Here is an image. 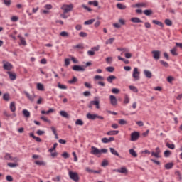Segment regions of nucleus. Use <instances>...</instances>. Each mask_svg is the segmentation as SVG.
<instances>
[{
    "label": "nucleus",
    "instance_id": "f257e3e1",
    "mask_svg": "<svg viewBox=\"0 0 182 182\" xmlns=\"http://www.w3.org/2000/svg\"><path fill=\"white\" fill-rule=\"evenodd\" d=\"M68 176L71 180L75 182H77L80 180L79 174L77 172H73L72 171H69Z\"/></svg>",
    "mask_w": 182,
    "mask_h": 182
},
{
    "label": "nucleus",
    "instance_id": "f03ea898",
    "mask_svg": "<svg viewBox=\"0 0 182 182\" xmlns=\"http://www.w3.org/2000/svg\"><path fill=\"white\" fill-rule=\"evenodd\" d=\"M87 119H88L89 120H96V119H100V120H104L105 117L102 116H99L96 114L87 113Z\"/></svg>",
    "mask_w": 182,
    "mask_h": 182
},
{
    "label": "nucleus",
    "instance_id": "7ed1b4c3",
    "mask_svg": "<svg viewBox=\"0 0 182 182\" xmlns=\"http://www.w3.org/2000/svg\"><path fill=\"white\" fill-rule=\"evenodd\" d=\"M61 9L64 11V14H68V12H70L73 9V4H63Z\"/></svg>",
    "mask_w": 182,
    "mask_h": 182
},
{
    "label": "nucleus",
    "instance_id": "20e7f679",
    "mask_svg": "<svg viewBox=\"0 0 182 182\" xmlns=\"http://www.w3.org/2000/svg\"><path fill=\"white\" fill-rule=\"evenodd\" d=\"M14 66L9 62L3 60V69L4 70H12Z\"/></svg>",
    "mask_w": 182,
    "mask_h": 182
},
{
    "label": "nucleus",
    "instance_id": "39448f33",
    "mask_svg": "<svg viewBox=\"0 0 182 182\" xmlns=\"http://www.w3.org/2000/svg\"><path fill=\"white\" fill-rule=\"evenodd\" d=\"M132 77L134 80H140V72H139V69L137 68H134Z\"/></svg>",
    "mask_w": 182,
    "mask_h": 182
},
{
    "label": "nucleus",
    "instance_id": "423d86ee",
    "mask_svg": "<svg viewBox=\"0 0 182 182\" xmlns=\"http://www.w3.org/2000/svg\"><path fill=\"white\" fill-rule=\"evenodd\" d=\"M91 154H93V156H97V157H100V149L96 148V146H92L91 147Z\"/></svg>",
    "mask_w": 182,
    "mask_h": 182
},
{
    "label": "nucleus",
    "instance_id": "0eeeda50",
    "mask_svg": "<svg viewBox=\"0 0 182 182\" xmlns=\"http://www.w3.org/2000/svg\"><path fill=\"white\" fill-rule=\"evenodd\" d=\"M139 137H140V133L138 132H134L131 134V141H136L139 140Z\"/></svg>",
    "mask_w": 182,
    "mask_h": 182
},
{
    "label": "nucleus",
    "instance_id": "6e6552de",
    "mask_svg": "<svg viewBox=\"0 0 182 182\" xmlns=\"http://www.w3.org/2000/svg\"><path fill=\"white\" fill-rule=\"evenodd\" d=\"M72 69L75 72H85L86 70L85 68L77 65L73 66Z\"/></svg>",
    "mask_w": 182,
    "mask_h": 182
},
{
    "label": "nucleus",
    "instance_id": "1a4fd4ad",
    "mask_svg": "<svg viewBox=\"0 0 182 182\" xmlns=\"http://www.w3.org/2000/svg\"><path fill=\"white\" fill-rule=\"evenodd\" d=\"M151 53L155 60H159V59H160V55L161 54V52H160V50H153Z\"/></svg>",
    "mask_w": 182,
    "mask_h": 182
},
{
    "label": "nucleus",
    "instance_id": "9d476101",
    "mask_svg": "<svg viewBox=\"0 0 182 182\" xmlns=\"http://www.w3.org/2000/svg\"><path fill=\"white\" fill-rule=\"evenodd\" d=\"M109 100H110V103L112 106L117 105V99L116 98V97L114 95H110Z\"/></svg>",
    "mask_w": 182,
    "mask_h": 182
},
{
    "label": "nucleus",
    "instance_id": "9b49d317",
    "mask_svg": "<svg viewBox=\"0 0 182 182\" xmlns=\"http://www.w3.org/2000/svg\"><path fill=\"white\" fill-rule=\"evenodd\" d=\"M147 6H148L147 3H144V2L137 3L135 5L132 6L133 8H147Z\"/></svg>",
    "mask_w": 182,
    "mask_h": 182
},
{
    "label": "nucleus",
    "instance_id": "f8f14e48",
    "mask_svg": "<svg viewBox=\"0 0 182 182\" xmlns=\"http://www.w3.org/2000/svg\"><path fill=\"white\" fill-rule=\"evenodd\" d=\"M10 80H16V73H12L11 71L7 72Z\"/></svg>",
    "mask_w": 182,
    "mask_h": 182
},
{
    "label": "nucleus",
    "instance_id": "ddd939ff",
    "mask_svg": "<svg viewBox=\"0 0 182 182\" xmlns=\"http://www.w3.org/2000/svg\"><path fill=\"white\" fill-rule=\"evenodd\" d=\"M102 143H110L112 141H114V137L111 136L109 139L105 137L102 139Z\"/></svg>",
    "mask_w": 182,
    "mask_h": 182
},
{
    "label": "nucleus",
    "instance_id": "4468645a",
    "mask_svg": "<svg viewBox=\"0 0 182 182\" xmlns=\"http://www.w3.org/2000/svg\"><path fill=\"white\" fill-rule=\"evenodd\" d=\"M131 22H133V23H143V21H141L140 18L137 17L132 18Z\"/></svg>",
    "mask_w": 182,
    "mask_h": 182
},
{
    "label": "nucleus",
    "instance_id": "2eb2a0df",
    "mask_svg": "<svg viewBox=\"0 0 182 182\" xmlns=\"http://www.w3.org/2000/svg\"><path fill=\"white\" fill-rule=\"evenodd\" d=\"M144 74L148 79H151V77H153V74L149 70H144Z\"/></svg>",
    "mask_w": 182,
    "mask_h": 182
},
{
    "label": "nucleus",
    "instance_id": "dca6fc26",
    "mask_svg": "<svg viewBox=\"0 0 182 182\" xmlns=\"http://www.w3.org/2000/svg\"><path fill=\"white\" fill-rule=\"evenodd\" d=\"M91 105L96 107V109H100V102L99 100L91 101Z\"/></svg>",
    "mask_w": 182,
    "mask_h": 182
},
{
    "label": "nucleus",
    "instance_id": "f3484780",
    "mask_svg": "<svg viewBox=\"0 0 182 182\" xmlns=\"http://www.w3.org/2000/svg\"><path fill=\"white\" fill-rule=\"evenodd\" d=\"M107 136H116V134H119V131L118 130H112V131H109L107 132Z\"/></svg>",
    "mask_w": 182,
    "mask_h": 182
},
{
    "label": "nucleus",
    "instance_id": "a211bd4d",
    "mask_svg": "<svg viewBox=\"0 0 182 182\" xmlns=\"http://www.w3.org/2000/svg\"><path fill=\"white\" fill-rule=\"evenodd\" d=\"M24 94L26 95V97H28V99L31 100V102H33L35 99V95H30L29 93L26 91L24 92Z\"/></svg>",
    "mask_w": 182,
    "mask_h": 182
},
{
    "label": "nucleus",
    "instance_id": "6ab92c4d",
    "mask_svg": "<svg viewBox=\"0 0 182 182\" xmlns=\"http://www.w3.org/2000/svg\"><path fill=\"white\" fill-rule=\"evenodd\" d=\"M109 150L112 154H114V156H117V157H119V159L121 158L120 154H118L117 151H116L114 148H109Z\"/></svg>",
    "mask_w": 182,
    "mask_h": 182
},
{
    "label": "nucleus",
    "instance_id": "aec40b11",
    "mask_svg": "<svg viewBox=\"0 0 182 182\" xmlns=\"http://www.w3.org/2000/svg\"><path fill=\"white\" fill-rule=\"evenodd\" d=\"M117 8H118V9H121L122 11L126 9V8H127V6L122 3H118L117 4Z\"/></svg>",
    "mask_w": 182,
    "mask_h": 182
},
{
    "label": "nucleus",
    "instance_id": "412c9836",
    "mask_svg": "<svg viewBox=\"0 0 182 182\" xmlns=\"http://www.w3.org/2000/svg\"><path fill=\"white\" fill-rule=\"evenodd\" d=\"M116 80V76L114 75H109V77H107V81L109 82V83H113V81Z\"/></svg>",
    "mask_w": 182,
    "mask_h": 182
},
{
    "label": "nucleus",
    "instance_id": "4be33fe9",
    "mask_svg": "<svg viewBox=\"0 0 182 182\" xmlns=\"http://www.w3.org/2000/svg\"><path fill=\"white\" fill-rule=\"evenodd\" d=\"M10 110L11 112H12L13 113H14V112H16V107L15 106V102H12L10 104Z\"/></svg>",
    "mask_w": 182,
    "mask_h": 182
},
{
    "label": "nucleus",
    "instance_id": "5701e85b",
    "mask_svg": "<svg viewBox=\"0 0 182 182\" xmlns=\"http://www.w3.org/2000/svg\"><path fill=\"white\" fill-rule=\"evenodd\" d=\"M22 113L24 117H27V119H29V117H31V112H29V111H28L27 109H23Z\"/></svg>",
    "mask_w": 182,
    "mask_h": 182
},
{
    "label": "nucleus",
    "instance_id": "b1692460",
    "mask_svg": "<svg viewBox=\"0 0 182 182\" xmlns=\"http://www.w3.org/2000/svg\"><path fill=\"white\" fill-rule=\"evenodd\" d=\"M152 23H154V25H158V26H161V28H164V24H163L162 22L159 21L157 20H153Z\"/></svg>",
    "mask_w": 182,
    "mask_h": 182
},
{
    "label": "nucleus",
    "instance_id": "393cba45",
    "mask_svg": "<svg viewBox=\"0 0 182 182\" xmlns=\"http://www.w3.org/2000/svg\"><path fill=\"white\" fill-rule=\"evenodd\" d=\"M60 116H62V117H65V119H69V114H68L66 111H60Z\"/></svg>",
    "mask_w": 182,
    "mask_h": 182
},
{
    "label": "nucleus",
    "instance_id": "a878e982",
    "mask_svg": "<svg viewBox=\"0 0 182 182\" xmlns=\"http://www.w3.org/2000/svg\"><path fill=\"white\" fill-rule=\"evenodd\" d=\"M173 166H174V164H173V162H171L165 164L164 167L166 170H170L173 168Z\"/></svg>",
    "mask_w": 182,
    "mask_h": 182
},
{
    "label": "nucleus",
    "instance_id": "bb28decb",
    "mask_svg": "<svg viewBox=\"0 0 182 182\" xmlns=\"http://www.w3.org/2000/svg\"><path fill=\"white\" fill-rule=\"evenodd\" d=\"M144 14L146 16H150V15L153 14V11L151 9H146L144 11Z\"/></svg>",
    "mask_w": 182,
    "mask_h": 182
},
{
    "label": "nucleus",
    "instance_id": "cd10ccee",
    "mask_svg": "<svg viewBox=\"0 0 182 182\" xmlns=\"http://www.w3.org/2000/svg\"><path fill=\"white\" fill-rule=\"evenodd\" d=\"M129 154H131V156H132V157H137V153L136 152V151H134V149H129Z\"/></svg>",
    "mask_w": 182,
    "mask_h": 182
},
{
    "label": "nucleus",
    "instance_id": "c85d7f7f",
    "mask_svg": "<svg viewBox=\"0 0 182 182\" xmlns=\"http://www.w3.org/2000/svg\"><path fill=\"white\" fill-rule=\"evenodd\" d=\"M166 146L168 147V149H171V150H174V149H176V145H174V144H170L167 142Z\"/></svg>",
    "mask_w": 182,
    "mask_h": 182
},
{
    "label": "nucleus",
    "instance_id": "c756f323",
    "mask_svg": "<svg viewBox=\"0 0 182 182\" xmlns=\"http://www.w3.org/2000/svg\"><path fill=\"white\" fill-rule=\"evenodd\" d=\"M171 53L173 56H178V53H177V47H174L171 50Z\"/></svg>",
    "mask_w": 182,
    "mask_h": 182
},
{
    "label": "nucleus",
    "instance_id": "7c9ffc66",
    "mask_svg": "<svg viewBox=\"0 0 182 182\" xmlns=\"http://www.w3.org/2000/svg\"><path fill=\"white\" fill-rule=\"evenodd\" d=\"M76 82H77V78L75 76L73 77L72 80H68V83L70 85H75V83H76Z\"/></svg>",
    "mask_w": 182,
    "mask_h": 182
},
{
    "label": "nucleus",
    "instance_id": "2f4dec72",
    "mask_svg": "<svg viewBox=\"0 0 182 182\" xmlns=\"http://www.w3.org/2000/svg\"><path fill=\"white\" fill-rule=\"evenodd\" d=\"M119 171L122 174H127L128 173L127 168H126V167H122L120 169H119Z\"/></svg>",
    "mask_w": 182,
    "mask_h": 182
},
{
    "label": "nucleus",
    "instance_id": "473e14b6",
    "mask_svg": "<svg viewBox=\"0 0 182 182\" xmlns=\"http://www.w3.org/2000/svg\"><path fill=\"white\" fill-rule=\"evenodd\" d=\"M18 38H20L21 45H23V46H26V41H25V38L21 36H18Z\"/></svg>",
    "mask_w": 182,
    "mask_h": 182
},
{
    "label": "nucleus",
    "instance_id": "72a5a7b5",
    "mask_svg": "<svg viewBox=\"0 0 182 182\" xmlns=\"http://www.w3.org/2000/svg\"><path fill=\"white\" fill-rule=\"evenodd\" d=\"M37 89H38V90L43 91V90H45V87L43 86V84L38 83Z\"/></svg>",
    "mask_w": 182,
    "mask_h": 182
},
{
    "label": "nucleus",
    "instance_id": "f704fd0d",
    "mask_svg": "<svg viewBox=\"0 0 182 182\" xmlns=\"http://www.w3.org/2000/svg\"><path fill=\"white\" fill-rule=\"evenodd\" d=\"M35 164L37 166H46V163H45L43 161H36Z\"/></svg>",
    "mask_w": 182,
    "mask_h": 182
},
{
    "label": "nucleus",
    "instance_id": "c9c22d12",
    "mask_svg": "<svg viewBox=\"0 0 182 182\" xmlns=\"http://www.w3.org/2000/svg\"><path fill=\"white\" fill-rule=\"evenodd\" d=\"M88 5H93L94 6H99V2L97 1H88Z\"/></svg>",
    "mask_w": 182,
    "mask_h": 182
},
{
    "label": "nucleus",
    "instance_id": "e433bc0d",
    "mask_svg": "<svg viewBox=\"0 0 182 182\" xmlns=\"http://www.w3.org/2000/svg\"><path fill=\"white\" fill-rule=\"evenodd\" d=\"M4 159H5V160H10V161H11V159H12V156H11V154H9V153H6V154H5V156H4Z\"/></svg>",
    "mask_w": 182,
    "mask_h": 182
},
{
    "label": "nucleus",
    "instance_id": "4c0bfd02",
    "mask_svg": "<svg viewBox=\"0 0 182 182\" xmlns=\"http://www.w3.org/2000/svg\"><path fill=\"white\" fill-rule=\"evenodd\" d=\"M60 36H63V38H69V33L66 31H62L60 33Z\"/></svg>",
    "mask_w": 182,
    "mask_h": 182
},
{
    "label": "nucleus",
    "instance_id": "58836bf2",
    "mask_svg": "<svg viewBox=\"0 0 182 182\" xmlns=\"http://www.w3.org/2000/svg\"><path fill=\"white\" fill-rule=\"evenodd\" d=\"M56 147H58V143H55L53 144V146L48 150L49 153H53V151H55V150H56Z\"/></svg>",
    "mask_w": 182,
    "mask_h": 182
},
{
    "label": "nucleus",
    "instance_id": "ea45409f",
    "mask_svg": "<svg viewBox=\"0 0 182 182\" xmlns=\"http://www.w3.org/2000/svg\"><path fill=\"white\" fill-rule=\"evenodd\" d=\"M95 18L87 20V21H85L84 25H92V23H93V22H95Z\"/></svg>",
    "mask_w": 182,
    "mask_h": 182
},
{
    "label": "nucleus",
    "instance_id": "a19ab883",
    "mask_svg": "<svg viewBox=\"0 0 182 182\" xmlns=\"http://www.w3.org/2000/svg\"><path fill=\"white\" fill-rule=\"evenodd\" d=\"M164 157H170V156H171V151L170 150L165 151L164 153Z\"/></svg>",
    "mask_w": 182,
    "mask_h": 182
},
{
    "label": "nucleus",
    "instance_id": "79ce46f5",
    "mask_svg": "<svg viewBox=\"0 0 182 182\" xmlns=\"http://www.w3.org/2000/svg\"><path fill=\"white\" fill-rule=\"evenodd\" d=\"M129 87L130 90H132V92H134V93H137V92H139V90L135 86L130 85Z\"/></svg>",
    "mask_w": 182,
    "mask_h": 182
},
{
    "label": "nucleus",
    "instance_id": "37998d69",
    "mask_svg": "<svg viewBox=\"0 0 182 182\" xmlns=\"http://www.w3.org/2000/svg\"><path fill=\"white\" fill-rule=\"evenodd\" d=\"M101 166L102 167H107V166H109V161L104 159L101 164Z\"/></svg>",
    "mask_w": 182,
    "mask_h": 182
},
{
    "label": "nucleus",
    "instance_id": "c03bdc74",
    "mask_svg": "<svg viewBox=\"0 0 182 182\" xmlns=\"http://www.w3.org/2000/svg\"><path fill=\"white\" fill-rule=\"evenodd\" d=\"M75 124L77 126H83L84 122L82 121V119H77L75 122Z\"/></svg>",
    "mask_w": 182,
    "mask_h": 182
},
{
    "label": "nucleus",
    "instance_id": "a18cd8bd",
    "mask_svg": "<svg viewBox=\"0 0 182 182\" xmlns=\"http://www.w3.org/2000/svg\"><path fill=\"white\" fill-rule=\"evenodd\" d=\"M58 87H59V89H63V90L68 89V87L66 85H62L60 84V82L58 83Z\"/></svg>",
    "mask_w": 182,
    "mask_h": 182
},
{
    "label": "nucleus",
    "instance_id": "49530a36",
    "mask_svg": "<svg viewBox=\"0 0 182 182\" xmlns=\"http://www.w3.org/2000/svg\"><path fill=\"white\" fill-rule=\"evenodd\" d=\"M161 65H163V66H164V68H168L169 65L168 63L164 61V60H160L159 61Z\"/></svg>",
    "mask_w": 182,
    "mask_h": 182
},
{
    "label": "nucleus",
    "instance_id": "de8ad7c7",
    "mask_svg": "<svg viewBox=\"0 0 182 182\" xmlns=\"http://www.w3.org/2000/svg\"><path fill=\"white\" fill-rule=\"evenodd\" d=\"M112 92L114 93V95H119V93H120V90L117 88H112Z\"/></svg>",
    "mask_w": 182,
    "mask_h": 182
},
{
    "label": "nucleus",
    "instance_id": "09e8293b",
    "mask_svg": "<svg viewBox=\"0 0 182 182\" xmlns=\"http://www.w3.org/2000/svg\"><path fill=\"white\" fill-rule=\"evenodd\" d=\"M61 156L63 159H69L70 157V155L68 152H63Z\"/></svg>",
    "mask_w": 182,
    "mask_h": 182
},
{
    "label": "nucleus",
    "instance_id": "8fccbe9b",
    "mask_svg": "<svg viewBox=\"0 0 182 182\" xmlns=\"http://www.w3.org/2000/svg\"><path fill=\"white\" fill-rule=\"evenodd\" d=\"M164 22L167 26H171V25H173V22L170 19H166Z\"/></svg>",
    "mask_w": 182,
    "mask_h": 182
},
{
    "label": "nucleus",
    "instance_id": "3c124183",
    "mask_svg": "<svg viewBox=\"0 0 182 182\" xmlns=\"http://www.w3.org/2000/svg\"><path fill=\"white\" fill-rule=\"evenodd\" d=\"M4 4L6 5V6H11L12 1L11 0H4Z\"/></svg>",
    "mask_w": 182,
    "mask_h": 182
},
{
    "label": "nucleus",
    "instance_id": "603ef678",
    "mask_svg": "<svg viewBox=\"0 0 182 182\" xmlns=\"http://www.w3.org/2000/svg\"><path fill=\"white\" fill-rule=\"evenodd\" d=\"M114 41V38H112L107 40L105 43H106V45H109H109H112V43H113Z\"/></svg>",
    "mask_w": 182,
    "mask_h": 182
},
{
    "label": "nucleus",
    "instance_id": "864d4df0",
    "mask_svg": "<svg viewBox=\"0 0 182 182\" xmlns=\"http://www.w3.org/2000/svg\"><path fill=\"white\" fill-rule=\"evenodd\" d=\"M151 156L154 157H156V159H160V154L157 153V152H151Z\"/></svg>",
    "mask_w": 182,
    "mask_h": 182
},
{
    "label": "nucleus",
    "instance_id": "5fc2aeb1",
    "mask_svg": "<svg viewBox=\"0 0 182 182\" xmlns=\"http://www.w3.org/2000/svg\"><path fill=\"white\" fill-rule=\"evenodd\" d=\"M106 71L113 73V72H114V67H107Z\"/></svg>",
    "mask_w": 182,
    "mask_h": 182
},
{
    "label": "nucleus",
    "instance_id": "6e6d98bb",
    "mask_svg": "<svg viewBox=\"0 0 182 182\" xmlns=\"http://www.w3.org/2000/svg\"><path fill=\"white\" fill-rule=\"evenodd\" d=\"M100 49V46H97L95 47H92L91 48V50H93L94 52H97V51H99Z\"/></svg>",
    "mask_w": 182,
    "mask_h": 182
},
{
    "label": "nucleus",
    "instance_id": "4d7b16f0",
    "mask_svg": "<svg viewBox=\"0 0 182 182\" xmlns=\"http://www.w3.org/2000/svg\"><path fill=\"white\" fill-rule=\"evenodd\" d=\"M79 36H80V38H86V36H87V33H86L85 32L81 31L79 33Z\"/></svg>",
    "mask_w": 182,
    "mask_h": 182
},
{
    "label": "nucleus",
    "instance_id": "13d9d810",
    "mask_svg": "<svg viewBox=\"0 0 182 182\" xmlns=\"http://www.w3.org/2000/svg\"><path fill=\"white\" fill-rule=\"evenodd\" d=\"M95 80H105V77H103L100 75H95Z\"/></svg>",
    "mask_w": 182,
    "mask_h": 182
},
{
    "label": "nucleus",
    "instance_id": "bf43d9fd",
    "mask_svg": "<svg viewBox=\"0 0 182 182\" xmlns=\"http://www.w3.org/2000/svg\"><path fill=\"white\" fill-rule=\"evenodd\" d=\"M82 8H84V9H85L86 11H87L88 12H92V9L87 7L86 5L82 4Z\"/></svg>",
    "mask_w": 182,
    "mask_h": 182
},
{
    "label": "nucleus",
    "instance_id": "052dcab7",
    "mask_svg": "<svg viewBox=\"0 0 182 182\" xmlns=\"http://www.w3.org/2000/svg\"><path fill=\"white\" fill-rule=\"evenodd\" d=\"M130 102V99L129 98V96L127 95L124 97V103L127 104Z\"/></svg>",
    "mask_w": 182,
    "mask_h": 182
},
{
    "label": "nucleus",
    "instance_id": "680f3d73",
    "mask_svg": "<svg viewBox=\"0 0 182 182\" xmlns=\"http://www.w3.org/2000/svg\"><path fill=\"white\" fill-rule=\"evenodd\" d=\"M11 21L12 22H18V21H19V18L16 16H14L11 17Z\"/></svg>",
    "mask_w": 182,
    "mask_h": 182
},
{
    "label": "nucleus",
    "instance_id": "e2e57ef3",
    "mask_svg": "<svg viewBox=\"0 0 182 182\" xmlns=\"http://www.w3.org/2000/svg\"><path fill=\"white\" fill-rule=\"evenodd\" d=\"M52 180L53 181H55V182H60V176H58L55 178H53Z\"/></svg>",
    "mask_w": 182,
    "mask_h": 182
},
{
    "label": "nucleus",
    "instance_id": "0e129e2a",
    "mask_svg": "<svg viewBox=\"0 0 182 182\" xmlns=\"http://www.w3.org/2000/svg\"><path fill=\"white\" fill-rule=\"evenodd\" d=\"M3 99L8 102V100H9V94H4L3 95Z\"/></svg>",
    "mask_w": 182,
    "mask_h": 182
},
{
    "label": "nucleus",
    "instance_id": "69168bd1",
    "mask_svg": "<svg viewBox=\"0 0 182 182\" xmlns=\"http://www.w3.org/2000/svg\"><path fill=\"white\" fill-rule=\"evenodd\" d=\"M119 124H122V125L127 124V121H126L124 119H119Z\"/></svg>",
    "mask_w": 182,
    "mask_h": 182
},
{
    "label": "nucleus",
    "instance_id": "338daca9",
    "mask_svg": "<svg viewBox=\"0 0 182 182\" xmlns=\"http://www.w3.org/2000/svg\"><path fill=\"white\" fill-rule=\"evenodd\" d=\"M6 180L7 181L11 182V181H14V178H12L10 175H8V176L6 177Z\"/></svg>",
    "mask_w": 182,
    "mask_h": 182
},
{
    "label": "nucleus",
    "instance_id": "774afa93",
    "mask_svg": "<svg viewBox=\"0 0 182 182\" xmlns=\"http://www.w3.org/2000/svg\"><path fill=\"white\" fill-rule=\"evenodd\" d=\"M7 165L9 166V167L11 168H14V167H16L18 166V164H14V163H8Z\"/></svg>",
    "mask_w": 182,
    "mask_h": 182
}]
</instances>
